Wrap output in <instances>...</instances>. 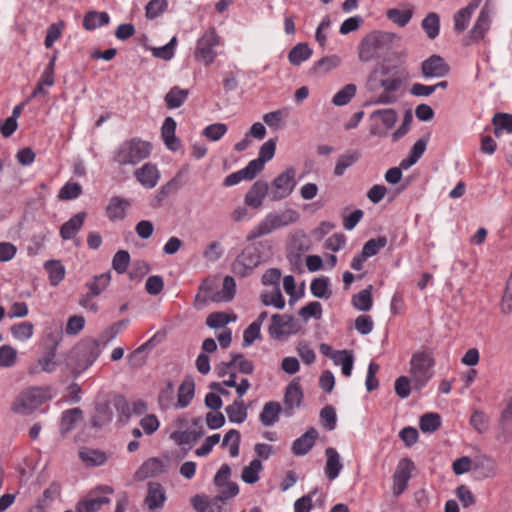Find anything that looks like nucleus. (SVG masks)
Here are the masks:
<instances>
[{
	"label": "nucleus",
	"instance_id": "obj_11",
	"mask_svg": "<svg viewBox=\"0 0 512 512\" xmlns=\"http://www.w3.org/2000/svg\"><path fill=\"white\" fill-rule=\"evenodd\" d=\"M490 24L491 10L488 8L487 4H485L477 17L474 26L463 39V44L469 46L482 40L490 29Z\"/></svg>",
	"mask_w": 512,
	"mask_h": 512
},
{
	"label": "nucleus",
	"instance_id": "obj_34",
	"mask_svg": "<svg viewBox=\"0 0 512 512\" xmlns=\"http://www.w3.org/2000/svg\"><path fill=\"white\" fill-rule=\"evenodd\" d=\"M340 57L337 55L325 56L319 59L310 68V73L314 75L325 74L337 68L340 65Z\"/></svg>",
	"mask_w": 512,
	"mask_h": 512
},
{
	"label": "nucleus",
	"instance_id": "obj_44",
	"mask_svg": "<svg viewBox=\"0 0 512 512\" xmlns=\"http://www.w3.org/2000/svg\"><path fill=\"white\" fill-rule=\"evenodd\" d=\"M110 499L108 497H98L94 499L80 500L76 506V512H98L101 507L108 504Z\"/></svg>",
	"mask_w": 512,
	"mask_h": 512
},
{
	"label": "nucleus",
	"instance_id": "obj_31",
	"mask_svg": "<svg viewBox=\"0 0 512 512\" xmlns=\"http://www.w3.org/2000/svg\"><path fill=\"white\" fill-rule=\"evenodd\" d=\"M247 408L243 400H234L232 404L225 407V412L231 423L241 424L248 417Z\"/></svg>",
	"mask_w": 512,
	"mask_h": 512
},
{
	"label": "nucleus",
	"instance_id": "obj_30",
	"mask_svg": "<svg viewBox=\"0 0 512 512\" xmlns=\"http://www.w3.org/2000/svg\"><path fill=\"white\" fill-rule=\"evenodd\" d=\"M195 394V382L192 376L185 377L178 389V402L179 408L187 407L192 401Z\"/></svg>",
	"mask_w": 512,
	"mask_h": 512
},
{
	"label": "nucleus",
	"instance_id": "obj_4",
	"mask_svg": "<svg viewBox=\"0 0 512 512\" xmlns=\"http://www.w3.org/2000/svg\"><path fill=\"white\" fill-rule=\"evenodd\" d=\"M299 220V214L294 209H286L280 213H269L260 221L246 236L248 242L268 235L274 230L296 223Z\"/></svg>",
	"mask_w": 512,
	"mask_h": 512
},
{
	"label": "nucleus",
	"instance_id": "obj_55",
	"mask_svg": "<svg viewBox=\"0 0 512 512\" xmlns=\"http://www.w3.org/2000/svg\"><path fill=\"white\" fill-rule=\"evenodd\" d=\"M63 27V21H59L48 26L44 40V45L46 48H51L54 43L61 37Z\"/></svg>",
	"mask_w": 512,
	"mask_h": 512
},
{
	"label": "nucleus",
	"instance_id": "obj_57",
	"mask_svg": "<svg viewBox=\"0 0 512 512\" xmlns=\"http://www.w3.org/2000/svg\"><path fill=\"white\" fill-rule=\"evenodd\" d=\"M298 315L304 320H308L309 318H315L318 320L322 316V305L318 301H312L302 307L299 310Z\"/></svg>",
	"mask_w": 512,
	"mask_h": 512
},
{
	"label": "nucleus",
	"instance_id": "obj_2",
	"mask_svg": "<svg viewBox=\"0 0 512 512\" xmlns=\"http://www.w3.org/2000/svg\"><path fill=\"white\" fill-rule=\"evenodd\" d=\"M259 247L269 251L272 248L268 240L259 241L245 247L231 265V270L235 275L241 278L248 277L253 273L254 269L262 263L263 257L259 251Z\"/></svg>",
	"mask_w": 512,
	"mask_h": 512
},
{
	"label": "nucleus",
	"instance_id": "obj_35",
	"mask_svg": "<svg viewBox=\"0 0 512 512\" xmlns=\"http://www.w3.org/2000/svg\"><path fill=\"white\" fill-rule=\"evenodd\" d=\"M372 289V285H369L367 288L353 295L351 302L355 309L367 312L372 308Z\"/></svg>",
	"mask_w": 512,
	"mask_h": 512
},
{
	"label": "nucleus",
	"instance_id": "obj_16",
	"mask_svg": "<svg viewBox=\"0 0 512 512\" xmlns=\"http://www.w3.org/2000/svg\"><path fill=\"white\" fill-rule=\"evenodd\" d=\"M319 433L316 428L310 427L299 438L295 439L291 446L293 455L300 457L308 454L314 447Z\"/></svg>",
	"mask_w": 512,
	"mask_h": 512
},
{
	"label": "nucleus",
	"instance_id": "obj_33",
	"mask_svg": "<svg viewBox=\"0 0 512 512\" xmlns=\"http://www.w3.org/2000/svg\"><path fill=\"white\" fill-rule=\"evenodd\" d=\"M44 269L49 276L51 286H57L65 277V267L59 260H48L44 263Z\"/></svg>",
	"mask_w": 512,
	"mask_h": 512
},
{
	"label": "nucleus",
	"instance_id": "obj_19",
	"mask_svg": "<svg viewBox=\"0 0 512 512\" xmlns=\"http://www.w3.org/2000/svg\"><path fill=\"white\" fill-rule=\"evenodd\" d=\"M137 181L146 188H154L159 180V171L157 166L152 163H145L134 172Z\"/></svg>",
	"mask_w": 512,
	"mask_h": 512
},
{
	"label": "nucleus",
	"instance_id": "obj_46",
	"mask_svg": "<svg viewBox=\"0 0 512 512\" xmlns=\"http://www.w3.org/2000/svg\"><path fill=\"white\" fill-rule=\"evenodd\" d=\"M176 45L177 38L176 36H173L166 45L161 47H151L149 49L155 58L169 61L174 57Z\"/></svg>",
	"mask_w": 512,
	"mask_h": 512
},
{
	"label": "nucleus",
	"instance_id": "obj_37",
	"mask_svg": "<svg viewBox=\"0 0 512 512\" xmlns=\"http://www.w3.org/2000/svg\"><path fill=\"white\" fill-rule=\"evenodd\" d=\"M139 472L146 478L155 477L166 472V465L160 458H150L142 464Z\"/></svg>",
	"mask_w": 512,
	"mask_h": 512
},
{
	"label": "nucleus",
	"instance_id": "obj_25",
	"mask_svg": "<svg viewBox=\"0 0 512 512\" xmlns=\"http://www.w3.org/2000/svg\"><path fill=\"white\" fill-rule=\"evenodd\" d=\"M79 458L86 467L102 466L106 463L108 457L106 453L100 449L82 447L79 450Z\"/></svg>",
	"mask_w": 512,
	"mask_h": 512
},
{
	"label": "nucleus",
	"instance_id": "obj_48",
	"mask_svg": "<svg viewBox=\"0 0 512 512\" xmlns=\"http://www.w3.org/2000/svg\"><path fill=\"white\" fill-rule=\"evenodd\" d=\"M261 302L264 306H274L282 310L285 307V299L281 293L280 287H275L272 293L261 294Z\"/></svg>",
	"mask_w": 512,
	"mask_h": 512
},
{
	"label": "nucleus",
	"instance_id": "obj_18",
	"mask_svg": "<svg viewBox=\"0 0 512 512\" xmlns=\"http://www.w3.org/2000/svg\"><path fill=\"white\" fill-rule=\"evenodd\" d=\"M147 495L144 499V505L150 511L161 510L166 501V493L163 486L158 482H149L147 484Z\"/></svg>",
	"mask_w": 512,
	"mask_h": 512
},
{
	"label": "nucleus",
	"instance_id": "obj_47",
	"mask_svg": "<svg viewBox=\"0 0 512 512\" xmlns=\"http://www.w3.org/2000/svg\"><path fill=\"white\" fill-rule=\"evenodd\" d=\"M387 242L386 236H378L377 238L369 239L362 247V256H366L367 258L375 256L380 249L387 245Z\"/></svg>",
	"mask_w": 512,
	"mask_h": 512
},
{
	"label": "nucleus",
	"instance_id": "obj_43",
	"mask_svg": "<svg viewBox=\"0 0 512 512\" xmlns=\"http://www.w3.org/2000/svg\"><path fill=\"white\" fill-rule=\"evenodd\" d=\"M419 427L423 433H433L441 427V417L438 413L429 412L420 417Z\"/></svg>",
	"mask_w": 512,
	"mask_h": 512
},
{
	"label": "nucleus",
	"instance_id": "obj_38",
	"mask_svg": "<svg viewBox=\"0 0 512 512\" xmlns=\"http://www.w3.org/2000/svg\"><path fill=\"white\" fill-rule=\"evenodd\" d=\"M360 157L361 154L356 150H351L345 154L340 155L334 168V175L342 176L346 169L356 163Z\"/></svg>",
	"mask_w": 512,
	"mask_h": 512
},
{
	"label": "nucleus",
	"instance_id": "obj_50",
	"mask_svg": "<svg viewBox=\"0 0 512 512\" xmlns=\"http://www.w3.org/2000/svg\"><path fill=\"white\" fill-rule=\"evenodd\" d=\"M188 96L187 90L173 87L165 96L166 104L169 108L180 107Z\"/></svg>",
	"mask_w": 512,
	"mask_h": 512
},
{
	"label": "nucleus",
	"instance_id": "obj_59",
	"mask_svg": "<svg viewBox=\"0 0 512 512\" xmlns=\"http://www.w3.org/2000/svg\"><path fill=\"white\" fill-rule=\"evenodd\" d=\"M17 351L10 345L0 347V367H12L16 363Z\"/></svg>",
	"mask_w": 512,
	"mask_h": 512
},
{
	"label": "nucleus",
	"instance_id": "obj_26",
	"mask_svg": "<svg viewBox=\"0 0 512 512\" xmlns=\"http://www.w3.org/2000/svg\"><path fill=\"white\" fill-rule=\"evenodd\" d=\"M83 418V411L79 407L67 409L62 412L60 419V433L62 436H65L70 431L75 428V425L78 421Z\"/></svg>",
	"mask_w": 512,
	"mask_h": 512
},
{
	"label": "nucleus",
	"instance_id": "obj_45",
	"mask_svg": "<svg viewBox=\"0 0 512 512\" xmlns=\"http://www.w3.org/2000/svg\"><path fill=\"white\" fill-rule=\"evenodd\" d=\"M260 459H253L248 466H245L241 473L242 480L247 484H254L259 480V473L262 470Z\"/></svg>",
	"mask_w": 512,
	"mask_h": 512
},
{
	"label": "nucleus",
	"instance_id": "obj_8",
	"mask_svg": "<svg viewBox=\"0 0 512 512\" xmlns=\"http://www.w3.org/2000/svg\"><path fill=\"white\" fill-rule=\"evenodd\" d=\"M219 45L220 37L216 34L215 29H208L197 41L194 51L195 60L209 66L217 56L215 48Z\"/></svg>",
	"mask_w": 512,
	"mask_h": 512
},
{
	"label": "nucleus",
	"instance_id": "obj_60",
	"mask_svg": "<svg viewBox=\"0 0 512 512\" xmlns=\"http://www.w3.org/2000/svg\"><path fill=\"white\" fill-rule=\"evenodd\" d=\"M471 426L479 433H483L488 429V416L479 410H475L470 416Z\"/></svg>",
	"mask_w": 512,
	"mask_h": 512
},
{
	"label": "nucleus",
	"instance_id": "obj_5",
	"mask_svg": "<svg viewBox=\"0 0 512 512\" xmlns=\"http://www.w3.org/2000/svg\"><path fill=\"white\" fill-rule=\"evenodd\" d=\"M435 365L433 357L426 352L413 353L410 360V375L413 389L422 390L433 376L432 368Z\"/></svg>",
	"mask_w": 512,
	"mask_h": 512
},
{
	"label": "nucleus",
	"instance_id": "obj_52",
	"mask_svg": "<svg viewBox=\"0 0 512 512\" xmlns=\"http://www.w3.org/2000/svg\"><path fill=\"white\" fill-rule=\"evenodd\" d=\"M413 15L412 10H400V9H389L387 11V17L393 23L397 24L399 27L406 26L411 20Z\"/></svg>",
	"mask_w": 512,
	"mask_h": 512
},
{
	"label": "nucleus",
	"instance_id": "obj_14",
	"mask_svg": "<svg viewBox=\"0 0 512 512\" xmlns=\"http://www.w3.org/2000/svg\"><path fill=\"white\" fill-rule=\"evenodd\" d=\"M303 398L304 395L299 381L297 379L292 380L285 389L283 414L286 417H292L295 409L301 406Z\"/></svg>",
	"mask_w": 512,
	"mask_h": 512
},
{
	"label": "nucleus",
	"instance_id": "obj_17",
	"mask_svg": "<svg viewBox=\"0 0 512 512\" xmlns=\"http://www.w3.org/2000/svg\"><path fill=\"white\" fill-rule=\"evenodd\" d=\"M269 193V185L264 180H257L252 184L244 197V203L251 208L258 209L263 205V200Z\"/></svg>",
	"mask_w": 512,
	"mask_h": 512
},
{
	"label": "nucleus",
	"instance_id": "obj_23",
	"mask_svg": "<svg viewBox=\"0 0 512 512\" xmlns=\"http://www.w3.org/2000/svg\"><path fill=\"white\" fill-rule=\"evenodd\" d=\"M94 409L95 412L90 419L92 427L101 429L112 421L113 413L108 402H98Z\"/></svg>",
	"mask_w": 512,
	"mask_h": 512
},
{
	"label": "nucleus",
	"instance_id": "obj_42",
	"mask_svg": "<svg viewBox=\"0 0 512 512\" xmlns=\"http://www.w3.org/2000/svg\"><path fill=\"white\" fill-rule=\"evenodd\" d=\"M237 316L235 314H228L225 312H213L206 318V325L212 329H218L225 327L230 322L236 321Z\"/></svg>",
	"mask_w": 512,
	"mask_h": 512
},
{
	"label": "nucleus",
	"instance_id": "obj_24",
	"mask_svg": "<svg viewBox=\"0 0 512 512\" xmlns=\"http://www.w3.org/2000/svg\"><path fill=\"white\" fill-rule=\"evenodd\" d=\"M130 206L127 199L113 196L110 198L108 205L106 206V214L109 220L116 221L122 220L126 216V210Z\"/></svg>",
	"mask_w": 512,
	"mask_h": 512
},
{
	"label": "nucleus",
	"instance_id": "obj_9",
	"mask_svg": "<svg viewBox=\"0 0 512 512\" xmlns=\"http://www.w3.org/2000/svg\"><path fill=\"white\" fill-rule=\"evenodd\" d=\"M295 174V169L288 167L272 181L269 188L272 201L283 200L293 192L296 186Z\"/></svg>",
	"mask_w": 512,
	"mask_h": 512
},
{
	"label": "nucleus",
	"instance_id": "obj_27",
	"mask_svg": "<svg viewBox=\"0 0 512 512\" xmlns=\"http://www.w3.org/2000/svg\"><path fill=\"white\" fill-rule=\"evenodd\" d=\"M283 408L277 401L266 402L259 415L261 424L265 427L273 426L278 420Z\"/></svg>",
	"mask_w": 512,
	"mask_h": 512
},
{
	"label": "nucleus",
	"instance_id": "obj_20",
	"mask_svg": "<svg viewBox=\"0 0 512 512\" xmlns=\"http://www.w3.org/2000/svg\"><path fill=\"white\" fill-rule=\"evenodd\" d=\"M472 473L476 479L493 477L496 474V464L489 457L479 456L472 462Z\"/></svg>",
	"mask_w": 512,
	"mask_h": 512
},
{
	"label": "nucleus",
	"instance_id": "obj_41",
	"mask_svg": "<svg viewBox=\"0 0 512 512\" xmlns=\"http://www.w3.org/2000/svg\"><path fill=\"white\" fill-rule=\"evenodd\" d=\"M330 280L326 276H320L312 280L310 285L311 293L316 298L329 299L332 292L329 290Z\"/></svg>",
	"mask_w": 512,
	"mask_h": 512
},
{
	"label": "nucleus",
	"instance_id": "obj_6",
	"mask_svg": "<svg viewBox=\"0 0 512 512\" xmlns=\"http://www.w3.org/2000/svg\"><path fill=\"white\" fill-rule=\"evenodd\" d=\"M151 145L149 142L132 139L120 145L114 154V161L119 165H136L149 157Z\"/></svg>",
	"mask_w": 512,
	"mask_h": 512
},
{
	"label": "nucleus",
	"instance_id": "obj_61",
	"mask_svg": "<svg viewBox=\"0 0 512 512\" xmlns=\"http://www.w3.org/2000/svg\"><path fill=\"white\" fill-rule=\"evenodd\" d=\"M167 8L166 0H150L146 5V17L154 19L161 15Z\"/></svg>",
	"mask_w": 512,
	"mask_h": 512
},
{
	"label": "nucleus",
	"instance_id": "obj_1",
	"mask_svg": "<svg viewBox=\"0 0 512 512\" xmlns=\"http://www.w3.org/2000/svg\"><path fill=\"white\" fill-rule=\"evenodd\" d=\"M102 340L92 337L83 338L67 354L65 365L73 378L77 379L89 369L101 355Z\"/></svg>",
	"mask_w": 512,
	"mask_h": 512
},
{
	"label": "nucleus",
	"instance_id": "obj_3",
	"mask_svg": "<svg viewBox=\"0 0 512 512\" xmlns=\"http://www.w3.org/2000/svg\"><path fill=\"white\" fill-rule=\"evenodd\" d=\"M395 34L373 31L367 34L358 45V57L362 62H370L381 53L391 49Z\"/></svg>",
	"mask_w": 512,
	"mask_h": 512
},
{
	"label": "nucleus",
	"instance_id": "obj_29",
	"mask_svg": "<svg viewBox=\"0 0 512 512\" xmlns=\"http://www.w3.org/2000/svg\"><path fill=\"white\" fill-rule=\"evenodd\" d=\"M110 16L107 12H98L95 10L88 11L83 18V27L87 31L95 30L99 27L108 25Z\"/></svg>",
	"mask_w": 512,
	"mask_h": 512
},
{
	"label": "nucleus",
	"instance_id": "obj_56",
	"mask_svg": "<svg viewBox=\"0 0 512 512\" xmlns=\"http://www.w3.org/2000/svg\"><path fill=\"white\" fill-rule=\"evenodd\" d=\"M320 418L322 420L323 426L332 431L336 428L337 425V415L336 410L333 406L327 405L320 411Z\"/></svg>",
	"mask_w": 512,
	"mask_h": 512
},
{
	"label": "nucleus",
	"instance_id": "obj_54",
	"mask_svg": "<svg viewBox=\"0 0 512 512\" xmlns=\"http://www.w3.org/2000/svg\"><path fill=\"white\" fill-rule=\"evenodd\" d=\"M82 186L77 182H67L59 191L58 198L60 200H72L78 198L82 194Z\"/></svg>",
	"mask_w": 512,
	"mask_h": 512
},
{
	"label": "nucleus",
	"instance_id": "obj_53",
	"mask_svg": "<svg viewBox=\"0 0 512 512\" xmlns=\"http://www.w3.org/2000/svg\"><path fill=\"white\" fill-rule=\"evenodd\" d=\"M130 264V254L126 250L117 251L112 259V267L118 274H123L127 271Z\"/></svg>",
	"mask_w": 512,
	"mask_h": 512
},
{
	"label": "nucleus",
	"instance_id": "obj_13",
	"mask_svg": "<svg viewBox=\"0 0 512 512\" xmlns=\"http://www.w3.org/2000/svg\"><path fill=\"white\" fill-rule=\"evenodd\" d=\"M62 341V332H52L47 336V347L43 357L38 359V365L44 372L52 373L56 369V352L57 348Z\"/></svg>",
	"mask_w": 512,
	"mask_h": 512
},
{
	"label": "nucleus",
	"instance_id": "obj_22",
	"mask_svg": "<svg viewBox=\"0 0 512 512\" xmlns=\"http://www.w3.org/2000/svg\"><path fill=\"white\" fill-rule=\"evenodd\" d=\"M86 217V212L81 211L66 221L60 228L61 238L63 240L72 239L81 230Z\"/></svg>",
	"mask_w": 512,
	"mask_h": 512
},
{
	"label": "nucleus",
	"instance_id": "obj_15",
	"mask_svg": "<svg viewBox=\"0 0 512 512\" xmlns=\"http://www.w3.org/2000/svg\"><path fill=\"white\" fill-rule=\"evenodd\" d=\"M450 67L440 56L433 54L421 63V73L426 79L442 78L449 74Z\"/></svg>",
	"mask_w": 512,
	"mask_h": 512
},
{
	"label": "nucleus",
	"instance_id": "obj_62",
	"mask_svg": "<svg viewBox=\"0 0 512 512\" xmlns=\"http://www.w3.org/2000/svg\"><path fill=\"white\" fill-rule=\"evenodd\" d=\"M411 381L412 379L410 380L407 376H399L395 380L394 388L398 397L401 399L409 397L411 393Z\"/></svg>",
	"mask_w": 512,
	"mask_h": 512
},
{
	"label": "nucleus",
	"instance_id": "obj_63",
	"mask_svg": "<svg viewBox=\"0 0 512 512\" xmlns=\"http://www.w3.org/2000/svg\"><path fill=\"white\" fill-rule=\"evenodd\" d=\"M261 338V327L258 324L251 323L243 332V347H248L253 344L256 339Z\"/></svg>",
	"mask_w": 512,
	"mask_h": 512
},
{
	"label": "nucleus",
	"instance_id": "obj_40",
	"mask_svg": "<svg viewBox=\"0 0 512 512\" xmlns=\"http://www.w3.org/2000/svg\"><path fill=\"white\" fill-rule=\"evenodd\" d=\"M111 280V273L106 272L99 275H94L91 281L86 283V287L89 289L91 296H98L104 291L109 285Z\"/></svg>",
	"mask_w": 512,
	"mask_h": 512
},
{
	"label": "nucleus",
	"instance_id": "obj_10",
	"mask_svg": "<svg viewBox=\"0 0 512 512\" xmlns=\"http://www.w3.org/2000/svg\"><path fill=\"white\" fill-rule=\"evenodd\" d=\"M301 326L292 315L273 314L271 324L268 327V333L273 339H281L284 335L296 334Z\"/></svg>",
	"mask_w": 512,
	"mask_h": 512
},
{
	"label": "nucleus",
	"instance_id": "obj_49",
	"mask_svg": "<svg viewBox=\"0 0 512 512\" xmlns=\"http://www.w3.org/2000/svg\"><path fill=\"white\" fill-rule=\"evenodd\" d=\"M356 90L357 88L355 84H346L333 96L332 103L336 106H344L348 104L355 96Z\"/></svg>",
	"mask_w": 512,
	"mask_h": 512
},
{
	"label": "nucleus",
	"instance_id": "obj_28",
	"mask_svg": "<svg viewBox=\"0 0 512 512\" xmlns=\"http://www.w3.org/2000/svg\"><path fill=\"white\" fill-rule=\"evenodd\" d=\"M326 455V465H325V475L329 480L336 479L340 471L343 468V465L340 461V455L337 450L333 447H328L325 450Z\"/></svg>",
	"mask_w": 512,
	"mask_h": 512
},
{
	"label": "nucleus",
	"instance_id": "obj_51",
	"mask_svg": "<svg viewBox=\"0 0 512 512\" xmlns=\"http://www.w3.org/2000/svg\"><path fill=\"white\" fill-rule=\"evenodd\" d=\"M10 331L14 338L26 341L32 337L34 326L31 322L25 321L12 325Z\"/></svg>",
	"mask_w": 512,
	"mask_h": 512
},
{
	"label": "nucleus",
	"instance_id": "obj_21",
	"mask_svg": "<svg viewBox=\"0 0 512 512\" xmlns=\"http://www.w3.org/2000/svg\"><path fill=\"white\" fill-rule=\"evenodd\" d=\"M370 120L371 128H394L397 113L391 108L376 110L371 113Z\"/></svg>",
	"mask_w": 512,
	"mask_h": 512
},
{
	"label": "nucleus",
	"instance_id": "obj_7",
	"mask_svg": "<svg viewBox=\"0 0 512 512\" xmlns=\"http://www.w3.org/2000/svg\"><path fill=\"white\" fill-rule=\"evenodd\" d=\"M49 399L48 390L32 387L19 394L12 405V411L20 414L32 413Z\"/></svg>",
	"mask_w": 512,
	"mask_h": 512
},
{
	"label": "nucleus",
	"instance_id": "obj_36",
	"mask_svg": "<svg viewBox=\"0 0 512 512\" xmlns=\"http://www.w3.org/2000/svg\"><path fill=\"white\" fill-rule=\"evenodd\" d=\"M203 434L202 427H200L199 430L175 431L170 437L179 445H191L198 442Z\"/></svg>",
	"mask_w": 512,
	"mask_h": 512
},
{
	"label": "nucleus",
	"instance_id": "obj_32",
	"mask_svg": "<svg viewBox=\"0 0 512 512\" xmlns=\"http://www.w3.org/2000/svg\"><path fill=\"white\" fill-rule=\"evenodd\" d=\"M313 54L312 49L307 43L301 42L296 44L288 53V61L293 66H299L308 60Z\"/></svg>",
	"mask_w": 512,
	"mask_h": 512
},
{
	"label": "nucleus",
	"instance_id": "obj_12",
	"mask_svg": "<svg viewBox=\"0 0 512 512\" xmlns=\"http://www.w3.org/2000/svg\"><path fill=\"white\" fill-rule=\"evenodd\" d=\"M415 469L414 462L410 458H403L399 461L393 474V494L401 495L408 487L411 473Z\"/></svg>",
	"mask_w": 512,
	"mask_h": 512
},
{
	"label": "nucleus",
	"instance_id": "obj_58",
	"mask_svg": "<svg viewBox=\"0 0 512 512\" xmlns=\"http://www.w3.org/2000/svg\"><path fill=\"white\" fill-rule=\"evenodd\" d=\"M472 13L466 8L460 9L454 14V30L456 33H462L469 25Z\"/></svg>",
	"mask_w": 512,
	"mask_h": 512
},
{
	"label": "nucleus",
	"instance_id": "obj_39",
	"mask_svg": "<svg viewBox=\"0 0 512 512\" xmlns=\"http://www.w3.org/2000/svg\"><path fill=\"white\" fill-rule=\"evenodd\" d=\"M421 27L425 31L427 37L431 40L439 35L440 17L435 12L428 13L421 22Z\"/></svg>",
	"mask_w": 512,
	"mask_h": 512
},
{
	"label": "nucleus",
	"instance_id": "obj_64",
	"mask_svg": "<svg viewBox=\"0 0 512 512\" xmlns=\"http://www.w3.org/2000/svg\"><path fill=\"white\" fill-rule=\"evenodd\" d=\"M192 507L197 512H215L211 507L209 497L207 495L197 494L190 500Z\"/></svg>",
	"mask_w": 512,
	"mask_h": 512
}]
</instances>
